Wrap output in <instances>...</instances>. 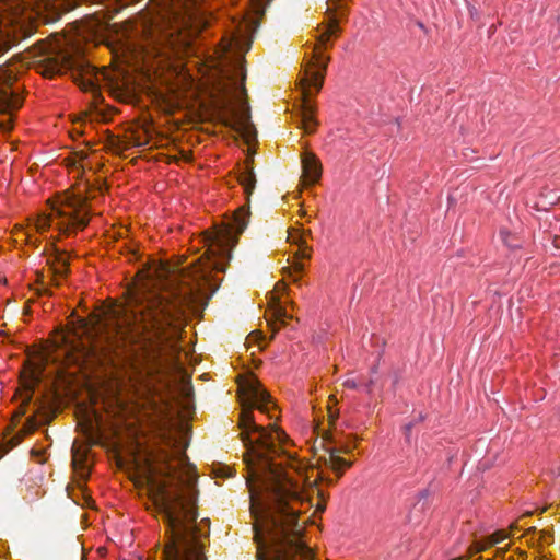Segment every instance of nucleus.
I'll return each mask as SVG.
<instances>
[{
    "mask_svg": "<svg viewBox=\"0 0 560 560\" xmlns=\"http://www.w3.org/2000/svg\"><path fill=\"white\" fill-rule=\"evenodd\" d=\"M249 209L235 210L213 231H205L207 250L188 269L177 270L167 261L152 260L137 273L127 289L125 302H108L88 318L56 330L50 349L30 358L22 369V417L27 412L35 387L50 363L58 378L62 368L105 365L131 346L148 351L155 361L130 375L133 398L144 405L159 394L164 370L177 368L178 341L186 310L194 307L209 291L218 288L231 250L247 226Z\"/></svg>",
    "mask_w": 560,
    "mask_h": 560,
    "instance_id": "f257e3e1",
    "label": "nucleus"
},
{
    "mask_svg": "<svg viewBox=\"0 0 560 560\" xmlns=\"http://www.w3.org/2000/svg\"><path fill=\"white\" fill-rule=\"evenodd\" d=\"M237 384L241 438L246 446L244 462L258 550H266L268 560H313V550L302 540L304 522H300V515L312 508L314 483L325 479L323 471L304 464L293 442L278 427L256 422L254 409L269 419L277 418L276 405L258 378L247 373L237 377Z\"/></svg>",
    "mask_w": 560,
    "mask_h": 560,
    "instance_id": "f03ea898",
    "label": "nucleus"
},
{
    "mask_svg": "<svg viewBox=\"0 0 560 560\" xmlns=\"http://www.w3.org/2000/svg\"><path fill=\"white\" fill-rule=\"evenodd\" d=\"M131 30L132 25L126 23L115 55L136 70L158 73L167 69L164 79L166 93L162 95L165 112L172 113L182 107L185 98L197 96L202 86L209 90L212 103L223 116L226 126L236 130L247 127L249 107L241 58L229 62L210 60L199 68L201 79L197 82L187 66L180 62L182 57L188 54L189 46L184 43L179 33L164 32L156 23L150 22L142 25V37L137 43L129 36Z\"/></svg>",
    "mask_w": 560,
    "mask_h": 560,
    "instance_id": "7ed1b4c3",
    "label": "nucleus"
},
{
    "mask_svg": "<svg viewBox=\"0 0 560 560\" xmlns=\"http://www.w3.org/2000/svg\"><path fill=\"white\" fill-rule=\"evenodd\" d=\"M130 478L137 488H147L149 499L163 514L171 532L163 555L165 560H206L196 533L195 468L177 447L156 465L150 457H136Z\"/></svg>",
    "mask_w": 560,
    "mask_h": 560,
    "instance_id": "20e7f679",
    "label": "nucleus"
},
{
    "mask_svg": "<svg viewBox=\"0 0 560 560\" xmlns=\"http://www.w3.org/2000/svg\"><path fill=\"white\" fill-rule=\"evenodd\" d=\"M97 190H102L98 187ZM96 188L90 179H80L69 189L56 195L47 201V210L36 218L30 219L26 226L15 225L13 236L15 242L36 244L34 233L43 234L50 228L59 235L70 236L82 231L90 222Z\"/></svg>",
    "mask_w": 560,
    "mask_h": 560,
    "instance_id": "39448f33",
    "label": "nucleus"
},
{
    "mask_svg": "<svg viewBox=\"0 0 560 560\" xmlns=\"http://www.w3.org/2000/svg\"><path fill=\"white\" fill-rule=\"evenodd\" d=\"M102 408L104 413L98 411L96 401L77 406L78 428L86 439V442L74 441L72 445V465L81 480H85L90 474V446L105 445L110 438L120 435L125 427L135 424L130 417L132 410L120 396L104 399Z\"/></svg>",
    "mask_w": 560,
    "mask_h": 560,
    "instance_id": "423d86ee",
    "label": "nucleus"
},
{
    "mask_svg": "<svg viewBox=\"0 0 560 560\" xmlns=\"http://www.w3.org/2000/svg\"><path fill=\"white\" fill-rule=\"evenodd\" d=\"M336 416L329 410L328 415V430H320L317 425L315 431L317 438L322 439V445L325 447V454L320 457L323 465L336 474L339 479L347 469H349L353 460L347 455H350L358 446V439L354 435L342 436L335 428Z\"/></svg>",
    "mask_w": 560,
    "mask_h": 560,
    "instance_id": "0eeeda50",
    "label": "nucleus"
},
{
    "mask_svg": "<svg viewBox=\"0 0 560 560\" xmlns=\"http://www.w3.org/2000/svg\"><path fill=\"white\" fill-rule=\"evenodd\" d=\"M310 238L311 231L305 230L302 225L292 226L288 230V242L294 249L292 250L291 265L284 268V272L294 282L299 281L304 270L302 260L310 259L312 256V248L308 246Z\"/></svg>",
    "mask_w": 560,
    "mask_h": 560,
    "instance_id": "6e6552de",
    "label": "nucleus"
},
{
    "mask_svg": "<svg viewBox=\"0 0 560 560\" xmlns=\"http://www.w3.org/2000/svg\"><path fill=\"white\" fill-rule=\"evenodd\" d=\"M287 290L288 285L285 281H278L267 298L266 316L273 330L287 324V322L292 318V314H290L287 308L288 305L292 306V302L287 299Z\"/></svg>",
    "mask_w": 560,
    "mask_h": 560,
    "instance_id": "1a4fd4ad",
    "label": "nucleus"
},
{
    "mask_svg": "<svg viewBox=\"0 0 560 560\" xmlns=\"http://www.w3.org/2000/svg\"><path fill=\"white\" fill-rule=\"evenodd\" d=\"M299 89L301 91V122L305 133H313L317 127L315 118V105L312 103V97L319 91H315L313 80H304V75L300 77Z\"/></svg>",
    "mask_w": 560,
    "mask_h": 560,
    "instance_id": "9d476101",
    "label": "nucleus"
},
{
    "mask_svg": "<svg viewBox=\"0 0 560 560\" xmlns=\"http://www.w3.org/2000/svg\"><path fill=\"white\" fill-rule=\"evenodd\" d=\"M16 75L8 68H0V112L11 113L23 104V97L13 88Z\"/></svg>",
    "mask_w": 560,
    "mask_h": 560,
    "instance_id": "9b49d317",
    "label": "nucleus"
},
{
    "mask_svg": "<svg viewBox=\"0 0 560 560\" xmlns=\"http://www.w3.org/2000/svg\"><path fill=\"white\" fill-rule=\"evenodd\" d=\"M107 79V71L97 69L89 63L82 65L75 77V82L85 92H91L94 96L100 93L101 82Z\"/></svg>",
    "mask_w": 560,
    "mask_h": 560,
    "instance_id": "f8f14e48",
    "label": "nucleus"
},
{
    "mask_svg": "<svg viewBox=\"0 0 560 560\" xmlns=\"http://www.w3.org/2000/svg\"><path fill=\"white\" fill-rule=\"evenodd\" d=\"M50 51L55 54V56L47 57L43 60V62L38 66V72L44 77H54L59 74L71 67V60L68 56L60 52L59 44H50Z\"/></svg>",
    "mask_w": 560,
    "mask_h": 560,
    "instance_id": "ddd939ff",
    "label": "nucleus"
},
{
    "mask_svg": "<svg viewBox=\"0 0 560 560\" xmlns=\"http://www.w3.org/2000/svg\"><path fill=\"white\" fill-rule=\"evenodd\" d=\"M70 255L67 252L54 248L47 257V264L51 272L50 284L59 287L68 272Z\"/></svg>",
    "mask_w": 560,
    "mask_h": 560,
    "instance_id": "4468645a",
    "label": "nucleus"
},
{
    "mask_svg": "<svg viewBox=\"0 0 560 560\" xmlns=\"http://www.w3.org/2000/svg\"><path fill=\"white\" fill-rule=\"evenodd\" d=\"M302 177L301 183L304 187L316 184L322 177V163L315 153L311 151L303 152L301 156Z\"/></svg>",
    "mask_w": 560,
    "mask_h": 560,
    "instance_id": "2eb2a0df",
    "label": "nucleus"
},
{
    "mask_svg": "<svg viewBox=\"0 0 560 560\" xmlns=\"http://www.w3.org/2000/svg\"><path fill=\"white\" fill-rule=\"evenodd\" d=\"M94 159V154L90 155L86 151L81 150L72 153L65 160V163L72 173H75V177L78 178L79 176L84 175L86 172H92L93 174L96 173V171L93 168Z\"/></svg>",
    "mask_w": 560,
    "mask_h": 560,
    "instance_id": "dca6fc26",
    "label": "nucleus"
},
{
    "mask_svg": "<svg viewBox=\"0 0 560 560\" xmlns=\"http://www.w3.org/2000/svg\"><path fill=\"white\" fill-rule=\"evenodd\" d=\"M124 149L143 147L150 143L151 135L144 126H132L124 135Z\"/></svg>",
    "mask_w": 560,
    "mask_h": 560,
    "instance_id": "f3484780",
    "label": "nucleus"
},
{
    "mask_svg": "<svg viewBox=\"0 0 560 560\" xmlns=\"http://www.w3.org/2000/svg\"><path fill=\"white\" fill-rule=\"evenodd\" d=\"M47 422L46 415L37 411L35 415L27 418L20 433L22 435H27L33 433L39 425Z\"/></svg>",
    "mask_w": 560,
    "mask_h": 560,
    "instance_id": "a211bd4d",
    "label": "nucleus"
},
{
    "mask_svg": "<svg viewBox=\"0 0 560 560\" xmlns=\"http://www.w3.org/2000/svg\"><path fill=\"white\" fill-rule=\"evenodd\" d=\"M240 184L242 185L244 192L249 197L255 188V175L252 170H247L240 175Z\"/></svg>",
    "mask_w": 560,
    "mask_h": 560,
    "instance_id": "6ab92c4d",
    "label": "nucleus"
},
{
    "mask_svg": "<svg viewBox=\"0 0 560 560\" xmlns=\"http://www.w3.org/2000/svg\"><path fill=\"white\" fill-rule=\"evenodd\" d=\"M500 238L510 248L520 247L518 237L516 236V234L512 233L506 229L500 231Z\"/></svg>",
    "mask_w": 560,
    "mask_h": 560,
    "instance_id": "aec40b11",
    "label": "nucleus"
},
{
    "mask_svg": "<svg viewBox=\"0 0 560 560\" xmlns=\"http://www.w3.org/2000/svg\"><path fill=\"white\" fill-rule=\"evenodd\" d=\"M492 546L490 545V542H489V540L487 538L483 541H479V542L474 544L469 548V553H470V556H472L475 553L483 552V551L488 550Z\"/></svg>",
    "mask_w": 560,
    "mask_h": 560,
    "instance_id": "412c9836",
    "label": "nucleus"
},
{
    "mask_svg": "<svg viewBox=\"0 0 560 560\" xmlns=\"http://www.w3.org/2000/svg\"><path fill=\"white\" fill-rule=\"evenodd\" d=\"M506 538H508V535L504 532H495L491 536L488 537V540L491 546H494V545L503 541Z\"/></svg>",
    "mask_w": 560,
    "mask_h": 560,
    "instance_id": "4be33fe9",
    "label": "nucleus"
},
{
    "mask_svg": "<svg viewBox=\"0 0 560 560\" xmlns=\"http://www.w3.org/2000/svg\"><path fill=\"white\" fill-rule=\"evenodd\" d=\"M11 47V40L8 36L0 34V55L9 50Z\"/></svg>",
    "mask_w": 560,
    "mask_h": 560,
    "instance_id": "5701e85b",
    "label": "nucleus"
},
{
    "mask_svg": "<svg viewBox=\"0 0 560 560\" xmlns=\"http://www.w3.org/2000/svg\"><path fill=\"white\" fill-rule=\"evenodd\" d=\"M40 283H42V287L38 288V293L39 294H49L51 295L52 292L50 291V289L44 283V276L40 277Z\"/></svg>",
    "mask_w": 560,
    "mask_h": 560,
    "instance_id": "b1692460",
    "label": "nucleus"
},
{
    "mask_svg": "<svg viewBox=\"0 0 560 560\" xmlns=\"http://www.w3.org/2000/svg\"><path fill=\"white\" fill-rule=\"evenodd\" d=\"M236 45V38H233V39H230L228 43H225L224 40H222L221 45H222V51L223 52H226L229 51L230 49H232L233 45Z\"/></svg>",
    "mask_w": 560,
    "mask_h": 560,
    "instance_id": "393cba45",
    "label": "nucleus"
},
{
    "mask_svg": "<svg viewBox=\"0 0 560 560\" xmlns=\"http://www.w3.org/2000/svg\"><path fill=\"white\" fill-rule=\"evenodd\" d=\"M0 128L8 132L13 128L12 118L10 117L7 121H0Z\"/></svg>",
    "mask_w": 560,
    "mask_h": 560,
    "instance_id": "a878e982",
    "label": "nucleus"
},
{
    "mask_svg": "<svg viewBox=\"0 0 560 560\" xmlns=\"http://www.w3.org/2000/svg\"><path fill=\"white\" fill-rule=\"evenodd\" d=\"M325 508H326V501L323 498V495L320 494V499L318 500L315 512H323L325 510Z\"/></svg>",
    "mask_w": 560,
    "mask_h": 560,
    "instance_id": "bb28decb",
    "label": "nucleus"
},
{
    "mask_svg": "<svg viewBox=\"0 0 560 560\" xmlns=\"http://www.w3.org/2000/svg\"><path fill=\"white\" fill-rule=\"evenodd\" d=\"M343 385L347 388H350V389H355L358 387L357 382L354 380H352V378H349V380L345 381Z\"/></svg>",
    "mask_w": 560,
    "mask_h": 560,
    "instance_id": "cd10ccee",
    "label": "nucleus"
},
{
    "mask_svg": "<svg viewBox=\"0 0 560 560\" xmlns=\"http://www.w3.org/2000/svg\"><path fill=\"white\" fill-rule=\"evenodd\" d=\"M470 557H471L470 555L469 556H460V557L454 558L452 560H469Z\"/></svg>",
    "mask_w": 560,
    "mask_h": 560,
    "instance_id": "c85d7f7f",
    "label": "nucleus"
},
{
    "mask_svg": "<svg viewBox=\"0 0 560 560\" xmlns=\"http://www.w3.org/2000/svg\"><path fill=\"white\" fill-rule=\"evenodd\" d=\"M7 0H0V11L3 9Z\"/></svg>",
    "mask_w": 560,
    "mask_h": 560,
    "instance_id": "c756f323",
    "label": "nucleus"
},
{
    "mask_svg": "<svg viewBox=\"0 0 560 560\" xmlns=\"http://www.w3.org/2000/svg\"><path fill=\"white\" fill-rule=\"evenodd\" d=\"M371 384L372 382H370V384L366 386V392L370 393L371 392Z\"/></svg>",
    "mask_w": 560,
    "mask_h": 560,
    "instance_id": "7c9ffc66",
    "label": "nucleus"
},
{
    "mask_svg": "<svg viewBox=\"0 0 560 560\" xmlns=\"http://www.w3.org/2000/svg\"><path fill=\"white\" fill-rule=\"evenodd\" d=\"M335 481H336V480H332V479H327V482H328L329 485H332V483H335Z\"/></svg>",
    "mask_w": 560,
    "mask_h": 560,
    "instance_id": "2f4dec72",
    "label": "nucleus"
},
{
    "mask_svg": "<svg viewBox=\"0 0 560 560\" xmlns=\"http://www.w3.org/2000/svg\"><path fill=\"white\" fill-rule=\"evenodd\" d=\"M0 281H5V279L0 276Z\"/></svg>",
    "mask_w": 560,
    "mask_h": 560,
    "instance_id": "473e14b6",
    "label": "nucleus"
}]
</instances>
